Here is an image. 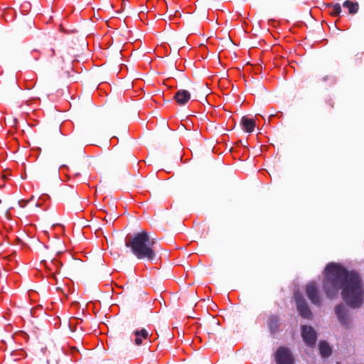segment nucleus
I'll use <instances>...</instances> for the list:
<instances>
[{"label": "nucleus", "instance_id": "nucleus-22", "mask_svg": "<svg viewBox=\"0 0 364 364\" xmlns=\"http://www.w3.org/2000/svg\"><path fill=\"white\" fill-rule=\"evenodd\" d=\"M57 132H59V133H60V129H57Z\"/></svg>", "mask_w": 364, "mask_h": 364}, {"label": "nucleus", "instance_id": "nucleus-11", "mask_svg": "<svg viewBox=\"0 0 364 364\" xmlns=\"http://www.w3.org/2000/svg\"><path fill=\"white\" fill-rule=\"evenodd\" d=\"M220 323L218 320L213 318L205 325V330L208 336L215 335L219 330Z\"/></svg>", "mask_w": 364, "mask_h": 364}, {"label": "nucleus", "instance_id": "nucleus-2", "mask_svg": "<svg viewBox=\"0 0 364 364\" xmlns=\"http://www.w3.org/2000/svg\"><path fill=\"white\" fill-rule=\"evenodd\" d=\"M155 243L156 239L143 230L127 238L125 245L130 248L132 254L138 259L152 262L157 257L154 250Z\"/></svg>", "mask_w": 364, "mask_h": 364}, {"label": "nucleus", "instance_id": "nucleus-14", "mask_svg": "<svg viewBox=\"0 0 364 364\" xmlns=\"http://www.w3.org/2000/svg\"><path fill=\"white\" fill-rule=\"evenodd\" d=\"M343 6L348 9L350 14H355L359 9V4L358 2L351 1L350 0L344 1Z\"/></svg>", "mask_w": 364, "mask_h": 364}, {"label": "nucleus", "instance_id": "nucleus-7", "mask_svg": "<svg viewBox=\"0 0 364 364\" xmlns=\"http://www.w3.org/2000/svg\"><path fill=\"white\" fill-rule=\"evenodd\" d=\"M133 333L135 336L134 343L136 346H141L143 344L144 341H145L144 344H149L151 343V341L149 338V332L146 329L142 328L141 330H136L134 331Z\"/></svg>", "mask_w": 364, "mask_h": 364}, {"label": "nucleus", "instance_id": "nucleus-10", "mask_svg": "<svg viewBox=\"0 0 364 364\" xmlns=\"http://www.w3.org/2000/svg\"><path fill=\"white\" fill-rule=\"evenodd\" d=\"M241 124L245 132L251 133L255 130L256 122L254 119H249L246 116H243L241 119Z\"/></svg>", "mask_w": 364, "mask_h": 364}, {"label": "nucleus", "instance_id": "nucleus-17", "mask_svg": "<svg viewBox=\"0 0 364 364\" xmlns=\"http://www.w3.org/2000/svg\"><path fill=\"white\" fill-rule=\"evenodd\" d=\"M77 193L76 191L70 190L69 196L68 195H65L64 196V200H70L72 198H77Z\"/></svg>", "mask_w": 364, "mask_h": 364}, {"label": "nucleus", "instance_id": "nucleus-9", "mask_svg": "<svg viewBox=\"0 0 364 364\" xmlns=\"http://www.w3.org/2000/svg\"><path fill=\"white\" fill-rule=\"evenodd\" d=\"M335 313L337 316L338 321L343 325H347L348 323V318L347 310L345 306L342 304L336 306L335 307Z\"/></svg>", "mask_w": 364, "mask_h": 364}, {"label": "nucleus", "instance_id": "nucleus-8", "mask_svg": "<svg viewBox=\"0 0 364 364\" xmlns=\"http://www.w3.org/2000/svg\"><path fill=\"white\" fill-rule=\"evenodd\" d=\"M191 96L189 91L181 89L176 92L173 99L178 105L183 106L191 100Z\"/></svg>", "mask_w": 364, "mask_h": 364}, {"label": "nucleus", "instance_id": "nucleus-3", "mask_svg": "<svg viewBox=\"0 0 364 364\" xmlns=\"http://www.w3.org/2000/svg\"><path fill=\"white\" fill-rule=\"evenodd\" d=\"M276 364H294V358L286 347H279L274 355Z\"/></svg>", "mask_w": 364, "mask_h": 364}, {"label": "nucleus", "instance_id": "nucleus-15", "mask_svg": "<svg viewBox=\"0 0 364 364\" xmlns=\"http://www.w3.org/2000/svg\"><path fill=\"white\" fill-rule=\"evenodd\" d=\"M326 6L333 8L332 11L330 12V14L333 16H337L341 12V7L339 4H336L334 5L332 4H328Z\"/></svg>", "mask_w": 364, "mask_h": 364}, {"label": "nucleus", "instance_id": "nucleus-6", "mask_svg": "<svg viewBox=\"0 0 364 364\" xmlns=\"http://www.w3.org/2000/svg\"><path fill=\"white\" fill-rule=\"evenodd\" d=\"M295 301L300 316L304 318H310L312 314L305 299L301 295H295Z\"/></svg>", "mask_w": 364, "mask_h": 364}, {"label": "nucleus", "instance_id": "nucleus-12", "mask_svg": "<svg viewBox=\"0 0 364 364\" xmlns=\"http://www.w3.org/2000/svg\"><path fill=\"white\" fill-rule=\"evenodd\" d=\"M319 352L322 357H329L332 353L331 348L326 341H321L319 343Z\"/></svg>", "mask_w": 364, "mask_h": 364}, {"label": "nucleus", "instance_id": "nucleus-16", "mask_svg": "<svg viewBox=\"0 0 364 364\" xmlns=\"http://www.w3.org/2000/svg\"><path fill=\"white\" fill-rule=\"evenodd\" d=\"M54 44L50 43L49 46L45 48V52L50 56L53 57L55 55V49L53 47Z\"/></svg>", "mask_w": 364, "mask_h": 364}, {"label": "nucleus", "instance_id": "nucleus-20", "mask_svg": "<svg viewBox=\"0 0 364 364\" xmlns=\"http://www.w3.org/2000/svg\"><path fill=\"white\" fill-rule=\"evenodd\" d=\"M328 77H328V75H326V76H324V77L322 78V80H323V81H326V80H327L328 79Z\"/></svg>", "mask_w": 364, "mask_h": 364}, {"label": "nucleus", "instance_id": "nucleus-19", "mask_svg": "<svg viewBox=\"0 0 364 364\" xmlns=\"http://www.w3.org/2000/svg\"><path fill=\"white\" fill-rule=\"evenodd\" d=\"M117 218V214H114V215H111L109 216V221H112V220H115Z\"/></svg>", "mask_w": 364, "mask_h": 364}, {"label": "nucleus", "instance_id": "nucleus-21", "mask_svg": "<svg viewBox=\"0 0 364 364\" xmlns=\"http://www.w3.org/2000/svg\"><path fill=\"white\" fill-rule=\"evenodd\" d=\"M105 220L107 221L108 220H109V216L107 217V218H105Z\"/></svg>", "mask_w": 364, "mask_h": 364}, {"label": "nucleus", "instance_id": "nucleus-5", "mask_svg": "<svg viewBox=\"0 0 364 364\" xmlns=\"http://www.w3.org/2000/svg\"><path fill=\"white\" fill-rule=\"evenodd\" d=\"M301 336L308 346L314 347L315 346L317 334L311 326H302Z\"/></svg>", "mask_w": 364, "mask_h": 364}, {"label": "nucleus", "instance_id": "nucleus-1", "mask_svg": "<svg viewBox=\"0 0 364 364\" xmlns=\"http://www.w3.org/2000/svg\"><path fill=\"white\" fill-rule=\"evenodd\" d=\"M323 289L326 296L332 299L341 290V296L353 309L359 308L363 302V289L360 275L348 271L338 263L327 264L323 272Z\"/></svg>", "mask_w": 364, "mask_h": 364}, {"label": "nucleus", "instance_id": "nucleus-18", "mask_svg": "<svg viewBox=\"0 0 364 364\" xmlns=\"http://www.w3.org/2000/svg\"><path fill=\"white\" fill-rule=\"evenodd\" d=\"M33 24H34L33 21L31 19H30L26 23V26H23V29L24 30L31 29V28H32Z\"/></svg>", "mask_w": 364, "mask_h": 364}, {"label": "nucleus", "instance_id": "nucleus-4", "mask_svg": "<svg viewBox=\"0 0 364 364\" xmlns=\"http://www.w3.org/2000/svg\"><path fill=\"white\" fill-rule=\"evenodd\" d=\"M306 294L313 304L316 306H321V298L315 282H310L306 285Z\"/></svg>", "mask_w": 364, "mask_h": 364}, {"label": "nucleus", "instance_id": "nucleus-13", "mask_svg": "<svg viewBox=\"0 0 364 364\" xmlns=\"http://www.w3.org/2000/svg\"><path fill=\"white\" fill-rule=\"evenodd\" d=\"M279 321L277 316L272 315L269 317L268 326L272 333H275L278 331Z\"/></svg>", "mask_w": 364, "mask_h": 364}]
</instances>
